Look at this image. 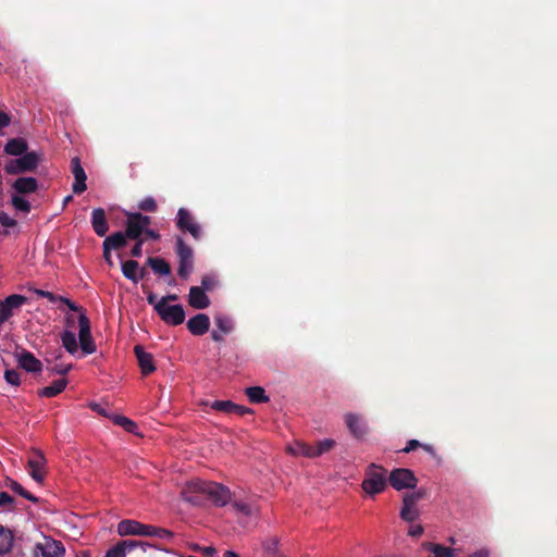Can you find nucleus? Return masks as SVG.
Segmentation results:
<instances>
[{"label": "nucleus", "mask_w": 557, "mask_h": 557, "mask_svg": "<svg viewBox=\"0 0 557 557\" xmlns=\"http://www.w3.org/2000/svg\"><path fill=\"white\" fill-rule=\"evenodd\" d=\"M38 182L35 177H18L13 183V188L18 194H30L37 190Z\"/></svg>", "instance_id": "nucleus-24"}, {"label": "nucleus", "mask_w": 557, "mask_h": 557, "mask_svg": "<svg viewBox=\"0 0 557 557\" xmlns=\"http://www.w3.org/2000/svg\"><path fill=\"white\" fill-rule=\"evenodd\" d=\"M154 548L148 542L138 540H123L112 546L106 554V557H126V555L135 549L146 553L148 549Z\"/></svg>", "instance_id": "nucleus-6"}, {"label": "nucleus", "mask_w": 557, "mask_h": 557, "mask_svg": "<svg viewBox=\"0 0 557 557\" xmlns=\"http://www.w3.org/2000/svg\"><path fill=\"white\" fill-rule=\"evenodd\" d=\"M7 486L14 493L18 494L20 496L26 498L27 500L34 504H37L39 502L38 497L26 491L17 481L9 480Z\"/></svg>", "instance_id": "nucleus-32"}, {"label": "nucleus", "mask_w": 557, "mask_h": 557, "mask_svg": "<svg viewBox=\"0 0 557 557\" xmlns=\"http://www.w3.org/2000/svg\"><path fill=\"white\" fill-rule=\"evenodd\" d=\"M146 524L136 520L125 519L117 523V533L121 536L126 535H141L145 534L144 530Z\"/></svg>", "instance_id": "nucleus-21"}, {"label": "nucleus", "mask_w": 557, "mask_h": 557, "mask_svg": "<svg viewBox=\"0 0 557 557\" xmlns=\"http://www.w3.org/2000/svg\"><path fill=\"white\" fill-rule=\"evenodd\" d=\"M147 264L152 269L156 274L165 276L171 274V267L168 261L160 257H149Z\"/></svg>", "instance_id": "nucleus-27"}, {"label": "nucleus", "mask_w": 557, "mask_h": 557, "mask_svg": "<svg viewBox=\"0 0 557 557\" xmlns=\"http://www.w3.org/2000/svg\"><path fill=\"white\" fill-rule=\"evenodd\" d=\"M128 237L124 232H115L108 236L102 245H107L110 250L112 249H121L126 246Z\"/></svg>", "instance_id": "nucleus-28"}, {"label": "nucleus", "mask_w": 557, "mask_h": 557, "mask_svg": "<svg viewBox=\"0 0 557 557\" xmlns=\"http://www.w3.org/2000/svg\"><path fill=\"white\" fill-rule=\"evenodd\" d=\"M35 552H40L42 557H63L65 548L60 541H48L45 544H37Z\"/></svg>", "instance_id": "nucleus-20"}, {"label": "nucleus", "mask_w": 557, "mask_h": 557, "mask_svg": "<svg viewBox=\"0 0 557 557\" xmlns=\"http://www.w3.org/2000/svg\"><path fill=\"white\" fill-rule=\"evenodd\" d=\"M91 226L94 232L103 237L109 231V223L107 220L106 211L102 208H96L91 212Z\"/></svg>", "instance_id": "nucleus-18"}, {"label": "nucleus", "mask_w": 557, "mask_h": 557, "mask_svg": "<svg viewBox=\"0 0 557 557\" xmlns=\"http://www.w3.org/2000/svg\"><path fill=\"white\" fill-rule=\"evenodd\" d=\"M67 385L66 379L54 381L51 385L42 387L38 391L40 397L51 398L61 394Z\"/></svg>", "instance_id": "nucleus-25"}, {"label": "nucleus", "mask_w": 557, "mask_h": 557, "mask_svg": "<svg viewBox=\"0 0 557 557\" xmlns=\"http://www.w3.org/2000/svg\"><path fill=\"white\" fill-rule=\"evenodd\" d=\"M138 208L145 212H156L157 202L152 197H147L139 202Z\"/></svg>", "instance_id": "nucleus-43"}, {"label": "nucleus", "mask_w": 557, "mask_h": 557, "mask_svg": "<svg viewBox=\"0 0 557 557\" xmlns=\"http://www.w3.org/2000/svg\"><path fill=\"white\" fill-rule=\"evenodd\" d=\"M28 145L23 138L10 139L4 146V152L10 156L21 157L27 152Z\"/></svg>", "instance_id": "nucleus-23"}, {"label": "nucleus", "mask_w": 557, "mask_h": 557, "mask_svg": "<svg viewBox=\"0 0 557 557\" xmlns=\"http://www.w3.org/2000/svg\"><path fill=\"white\" fill-rule=\"evenodd\" d=\"M419 517V510L417 506L411 505L409 503H403V508L400 510V518L405 521L412 522Z\"/></svg>", "instance_id": "nucleus-36"}, {"label": "nucleus", "mask_w": 557, "mask_h": 557, "mask_svg": "<svg viewBox=\"0 0 557 557\" xmlns=\"http://www.w3.org/2000/svg\"><path fill=\"white\" fill-rule=\"evenodd\" d=\"M136 243L131 250L132 257L139 258L143 255V245L145 239H135Z\"/></svg>", "instance_id": "nucleus-50"}, {"label": "nucleus", "mask_w": 557, "mask_h": 557, "mask_svg": "<svg viewBox=\"0 0 557 557\" xmlns=\"http://www.w3.org/2000/svg\"><path fill=\"white\" fill-rule=\"evenodd\" d=\"M72 368V364L54 363L49 370L57 374L65 375Z\"/></svg>", "instance_id": "nucleus-47"}, {"label": "nucleus", "mask_w": 557, "mask_h": 557, "mask_svg": "<svg viewBox=\"0 0 557 557\" xmlns=\"http://www.w3.org/2000/svg\"><path fill=\"white\" fill-rule=\"evenodd\" d=\"M18 366L27 372L39 373L42 370V363L33 352L23 349L16 355Z\"/></svg>", "instance_id": "nucleus-15"}, {"label": "nucleus", "mask_w": 557, "mask_h": 557, "mask_svg": "<svg viewBox=\"0 0 557 557\" xmlns=\"http://www.w3.org/2000/svg\"><path fill=\"white\" fill-rule=\"evenodd\" d=\"M144 532L145 534H143V536H154L159 539H171L173 536L171 531L149 524H146Z\"/></svg>", "instance_id": "nucleus-37"}, {"label": "nucleus", "mask_w": 557, "mask_h": 557, "mask_svg": "<svg viewBox=\"0 0 557 557\" xmlns=\"http://www.w3.org/2000/svg\"><path fill=\"white\" fill-rule=\"evenodd\" d=\"M388 482L396 491L414 488L418 483L412 470L407 468L394 469L388 475Z\"/></svg>", "instance_id": "nucleus-7"}, {"label": "nucleus", "mask_w": 557, "mask_h": 557, "mask_svg": "<svg viewBox=\"0 0 557 557\" xmlns=\"http://www.w3.org/2000/svg\"><path fill=\"white\" fill-rule=\"evenodd\" d=\"M245 393L249 400L253 404H263L270 400V398L265 394L264 388L261 386L247 387Z\"/></svg>", "instance_id": "nucleus-30"}, {"label": "nucleus", "mask_w": 557, "mask_h": 557, "mask_svg": "<svg viewBox=\"0 0 557 557\" xmlns=\"http://www.w3.org/2000/svg\"><path fill=\"white\" fill-rule=\"evenodd\" d=\"M278 541L276 537H269L263 542V548L268 554V557H284L278 554L277 550Z\"/></svg>", "instance_id": "nucleus-39"}, {"label": "nucleus", "mask_w": 557, "mask_h": 557, "mask_svg": "<svg viewBox=\"0 0 557 557\" xmlns=\"http://www.w3.org/2000/svg\"><path fill=\"white\" fill-rule=\"evenodd\" d=\"M46 458L41 451H35L28 459L27 469L29 475L38 483H42L45 479Z\"/></svg>", "instance_id": "nucleus-13"}, {"label": "nucleus", "mask_w": 557, "mask_h": 557, "mask_svg": "<svg viewBox=\"0 0 557 557\" xmlns=\"http://www.w3.org/2000/svg\"><path fill=\"white\" fill-rule=\"evenodd\" d=\"M237 513H242L246 517H251L257 513L258 508L251 504L232 496V500L228 503Z\"/></svg>", "instance_id": "nucleus-26"}, {"label": "nucleus", "mask_w": 557, "mask_h": 557, "mask_svg": "<svg viewBox=\"0 0 557 557\" xmlns=\"http://www.w3.org/2000/svg\"><path fill=\"white\" fill-rule=\"evenodd\" d=\"M133 214H134V219H136L144 228H148V226L151 223L150 216L144 215L140 212H133Z\"/></svg>", "instance_id": "nucleus-49"}, {"label": "nucleus", "mask_w": 557, "mask_h": 557, "mask_svg": "<svg viewBox=\"0 0 557 557\" xmlns=\"http://www.w3.org/2000/svg\"><path fill=\"white\" fill-rule=\"evenodd\" d=\"M13 533L10 529L0 525V555L7 554L11 550L13 545Z\"/></svg>", "instance_id": "nucleus-29"}, {"label": "nucleus", "mask_w": 557, "mask_h": 557, "mask_svg": "<svg viewBox=\"0 0 557 557\" xmlns=\"http://www.w3.org/2000/svg\"><path fill=\"white\" fill-rule=\"evenodd\" d=\"M78 326H79L78 337H79V345H81L82 350L88 355L95 352L96 344L91 336L89 319L85 313H81L78 315Z\"/></svg>", "instance_id": "nucleus-11"}, {"label": "nucleus", "mask_w": 557, "mask_h": 557, "mask_svg": "<svg viewBox=\"0 0 557 557\" xmlns=\"http://www.w3.org/2000/svg\"><path fill=\"white\" fill-rule=\"evenodd\" d=\"M421 443L418 440H410L407 442V445L405 448L401 449L403 453L408 454L418 447H421Z\"/></svg>", "instance_id": "nucleus-54"}, {"label": "nucleus", "mask_w": 557, "mask_h": 557, "mask_svg": "<svg viewBox=\"0 0 557 557\" xmlns=\"http://www.w3.org/2000/svg\"><path fill=\"white\" fill-rule=\"evenodd\" d=\"M61 341L67 352L74 354L77 351V341L73 332L65 331L61 336Z\"/></svg>", "instance_id": "nucleus-35"}, {"label": "nucleus", "mask_w": 557, "mask_h": 557, "mask_svg": "<svg viewBox=\"0 0 557 557\" xmlns=\"http://www.w3.org/2000/svg\"><path fill=\"white\" fill-rule=\"evenodd\" d=\"M211 409L220 412L232 413L234 403L232 400H214L210 404Z\"/></svg>", "instance_id": "nucleus-41"}, {"label": "nucleus", "mask_w": 557, "mask_h": 557, "mask_svg": "<svg viewBox=\"0 0 557 557\" xmlns=\"http://www.w3.org/2000/svg\"><path fill=\"white\" fill-rule=\"evenodd\" d=\"M336 446V442L331 438L318 441L314 444H308L304 442H296L295 446L290 448L293 454L304 456L307 458H317L323 454L329 453Z\"/></svg>", "instance_id": "nucleus-3"}, {"label": "nucleus", "mask_w": 557, "mask_h": 557, "mask_svg": "<svg viewBox=\"0 0 557 557\" xmlns=\"http://www.w3.org/2000/svg\"><path fill=\"white\" fill-rule=\"evenodd\" d=\"M141 288L144 293L147 295V301L149 305L153 306V309L156 310V304H158L159 300H157V295L153 294L148 286L145 284L141 285Z\"/></svg>", "instance_id": "nucleus-48"}, {"label": "nucleus", "mask_w": 557, "mask_h": 557, "mask_svg": "<svg viewBox=\"0 0 557 557\" xmlns=\"http://www.w3.org/2000/svg\"><path fill=\"white\" fill-rule=\"evenodd\" d=\"M4 379L9 384L14 386H18L21 384L20 373L14 369H7L4 371Z\"/></svg>", "instance_id": "nucleus-44"}, {"label": "nucleus", "mask_w": 557, "mask_h": 557, "mask_svg": "<svg viewBox=\"0 0 557 557\" xmlns=\"http://www.w3.org/2000/svg\"><path fill=\"white\" fill-rule=\"evenodd\" d=\"M42 297L47 298L50 302H57L59 296L54 295L51 292L46 290V293L42 294Z\"/></svg>", "instance_id": "nucleus-61"}, {"label": "nucleus", "mask_w": 557, "mask_h": 557, "mask_svg": "<svg viewBox=\"0 0 557 557\" xmlns=\"http://www.w3.org/2000/svg\"><path fill=\"white\" fill-rule=\"evenodd\" d=\"M58 301H61V302L65 304L69 307V309L72 310V311H78L79 310V308L73 301H71L69 298H65L63 296H59L58 297Z\"/></svg>", "instance_id": "nucleus-56"}, {"label": "nucleus", "mask_w": 557, "mask_h": 557, "mask_svg": "<svg viewBox=\"0 0 557 557\" xmlns=\"http://www.w3.org/2000/svg\"><path fill=\"white\" fill-rule=\"evenodd\" d=\"M181 495L185 502L195 506H205L211 502L215 507H224L232 500V492L227 486L200 479L187 482Z\"/></svg>", "instance_id": "nucleus-1"}, {"label": "nucleus", "mask_w": 557, "mask_h": 557, "mask_svg": "<svg viewBox=\"0 0 557 557\" xmlns=\"http://www.w3.org/2000/svg\"><path fill=\"white\" fill-rule=\"evenodd\" d=\"M421 448L423 450H425L428 454H430L431 457H433L434 459L438 458V456L436 454V450H435V448L432 445H430V444H422Z\"/></svg>", "instance_id": "nucleus-59"}, {"label": "nucleus", "mask_w": 557, "mask_h": 557, "mask_svg": "<svg viewBox=\"0 0 557 557\" xmlns=\"http://www.w3.org/2000/svg\"><path fill=\"white\" fill-rule=\"evenodd\" d=\"M71 171L74 176V183L72 185L73 193L76 195H81L87 189V175L84 168L82 166L81 159L78 157L72 158Z\"/></svg>", "instance_id": "nucleus-12"}, {"label": "nucleus", "mask_w": 557, "mask_h": 557, "mask_svg": "<svg viewBox=\"0 0 557 557\" xmlns=\"http://www.w3.org/2000/svg\"><path fill=\"white\" fill-rule=\"evenodd\" d=\"M175 252L178 258L177 274L186 280L194 270V251L181 237H177Z\"/></svg>", "instance_id": "nucleus-4"}, {"label": "nucleus", "mask_w": 557, "mask_h": 557, "mask_svg": "<svg viewBox=\"0 0 557 557\" xmlns=\"http://www.w3.org/2000/svg\"><path fill=\"white\" fill-rule=\"evenodd\" d=\"M252 412L253 411L250 408L237 405L235 403H234V408H232V413L240 416V417H243L247 413H252Z\"/></svg>", "instance_id": "nucleus-53"}, {"label": "nucleus", "mask_w": 557, "mask_h": 557, "mask_svg": "<svg viewBox=\"0 0 557 557\" xmlns=\"http://www.w3.org/2000/svg\"><path fill=\"white\" fill-rule=\"evenodd\" d=\"M345 423L351 435L356 438L363 437L368 432L367 423L360 416L356 413L345 414Z\"/></svg>", "instance_id": "nucleus-17"}, {"label": "nucleus", "mask_w": 557, "mask_h": 557, "mask_svg": "<svg viewBox=\"0 0 557 557\" xmlns=\"http://www.w3.org/2000/svg\"><path fill=\"white\" fill-rule=\"evenodd\" d=\"M178 299V296L176 294H168L163 296L156 306H170V302L176 301Z\"/></svg>", "instance_id": "nucleus-52"}, {"label": "nucleus", "mask_w": 557, "mask_h": 557, "mask_svg": "<svg viewBox=\"0 0 557 557\" xmlns=\"http://www.w3.org/2000/svg\"><path fill=\"white\" fill-rule=\"evenodd\" d=\"M156 312L168 325H181L185 320V310L182 305L156 306Z\"/></svg>", "instance_id": "nucleus-9"}, {"label": "nucleus", "mask_w": 557, "mask_h": 557, "mask_svg": "<svg viewBox=\"0 0 557 557\" xmlns=\"http://www.w3.org/2000/svg\"><path fill=\"white\" fill-rule=\"evenodd\" d=\"M102 248H103V258H104L106 262L110 267H112L113 265V261H112L110 248L107 245H102Z\"/></svg>", "instance_id": "nucleus-58"}, {"label": "nucleus", "mask_w": 557, "mask_h": 557, "mask_svg": "<svg viewBox=\"0 0 557 557\" xmlns=\"http://www.w3.org/2000/svg\"><path fill=\"white\" fill-rule=\"evenodd\" d=\"M39 161L40 159L37 152H26L20 158L9 161L4 165V171L10 175L33 172L37 169Z\"/></svg>", "instance_id": "nucleus-5"}, {"label": "nucleus", "mask_w": 557, "mask_h": 557, "mask_svg": "<svg viewBox=\"0 0 557 557\" xmlns=\"http://www.w3.org/2000/svg\"><path fill=\"white\" fill-rule=\"evenodd\" d=\"M214 323L222 334H228L234 329L232 319L224 314H216L214 317Z\"/></svg>", "instance_id": "nucleus-34"}, {"label": "nucleus", "mask_w": 557, "mask_h": 557, "mask_svg": "<svg viewBox=\"0 0 557 557\" xmlns=\"http://www.w3.org/2000/svg\"><path fill=\"white\" fill-rule=\"evenodd\" d=\"M202 553L207 557H212L215 554V549L212 546L203 547Z\"/></svg>", "instance_id": "nucleus-64"}, {"label": "nucleus", "mask_w": 557, "mask_h": 557, "mask_svg": "<svg viewBox=\"0 0 557 557\" xmlns=\"http://www.w3.org/2000/svg\"><path fill=\"white\" fill-rule=\"evenodd\" d=\"M488 550L487 549H479L469 557H488Z\"/></svg>", "instance_id": "nucleus-62"}, {"label": "nucleus", "mask_w": 557, "mask_h": 557, "mask_svg": "<svg viewBox=\"0 0 557 557\" xmlns=\"http://www.w3.org/2000/svg\"><path fill=\"white\" fill-rule=\"evenodd\" d=\"M429 548L434 554V557H455L453 548L440 544H429Z\"/></svg>", "instance_id": "nucleus-40"}, {"label": "nucleus", "mask_w": 557, "mask_h": 557, "mask_svg": "<svg viewBox=\"0 0 557 557\" xmlns=\"http://www.w3.org/2000/svg\"><path fill=\"white\" fill-rule=\"evenodd\" d=\"M91 409H92L94 411H97L98 413H100V414L104 416V417H107V416H108V414H107V411H106V410L101 407V405H99V404H94V405H91Z\"/></svg>", "instance_id": "nucleus-63"}, {"label": "nucleus", "mask_w": 557, "mask_h": 557, "mask_svg": "<svg viewBox=\"0 0 557 557\" xmlns=\"http://www.w3.org/2000/svg\"><path fill=\"white\" fill-rule=\"evenodd\" d=\"M11 124V116L3 112V111H0V131L7 126H9Z\"/></svg>", "instance_id": "nucleus-55"}, {"label": "nucleus", "mask_w": 557, "mask_h": 557, "mask_svg": "<svg viewBox=\"0 0 557 557\" xmlns=\"http://www.w3.org/2000/svg\"><path fill=\"white\" fill-rule=\"evenodd\" d=\"M145 228L140 225V223L134 219L133 212L126 213V227L125 234L128 239H143L141 235Z\"/></svg>", "instance_id": "nucleus-22"}, {"label": "nucleus", "mask_w": 557, "mask_h": 557, "mask_svg": "<svg viewBox=\"0 0 557 557\" xmlns=\"http://www.w3.org/2000/svg\"><path fill=\"white\" fill-rule=\"evenodd\" d=\"M187 329L195 336L205 335L210 329V318L206 313H198L187 321Z\"/></svg>", "instance_id": "nucleus-16"}, {"label": "nucleus", "mask_w": 557, "mask_h": 557, "mask_svg": "<svg viewBox=\"0 0 557 557\" xmlns=\"http://www.w3.org/2000/svg\"><path fill=\"white\" fill-rule=\"evenodd\" d=\"M409 535L411 536H420L422 535L423 533V528L421 525H412L410 529H409Z\"/></svg>", "instance_id": "nucleus-60"}, {"label": "nucleus", "mask_w": 557, "mask_h": 557, "mask_svg": "<svg viewBox=\"0 0 557 557\" xmlns=\"http://www.w3.org/2000/svg\"><path fill=\"white\" fill-rule=\"evenodd\" d=\"M27 301V297L18 294H12L0 300V326L13 315L14 310L20 309Z\"/></svg>", "instance_id": "nucleus-10"}, {"label": "nucleus", "mask_w": 557, "mask_h": 557, "mask_svg": "<svg viewBox=\"0 0 557 557\" xmlns=\"http://www.w3.org/2000/svg\"><path fill=\"white\" fill-rule=\"evenodd\" d=\"M0 224L5 227L15 226L16 221L9 216L5 212H0Z\"/></svg>", "instance_id": "nucleus-51"}, {"label": "nucleus", "mask_w": 557, "mask_h": 557, "mask_svg": "<svg viewBox=\"0 0 557 557\" xmlns=\"http://www.w3.org/2000/svg\"><path fill=\"white\" fill-rule=\"evenodd\" d=\"M14 498L7 492H0V508H5L9 511H13Z\"/></svg>", "instance_id": "nucleus-45"}, {"label": "nucleus", "mask_w": 557, "mask_h": 557, "mask_svg": "<svg viewBox=\"0 0 557 557\" xmlns=\"http://www.w3.org/2000/svg\"><path fill=\"white\" fill-rule=\"evenodd\" d=\"M134 354L137 358L138 366L143 375L147 376L156 371L153 356L147 352L143 346L136 345Z\"/></svg>", "instance_id": "nucleus-14"}, {"label": "nucleus", "mask_w": 557, "mask_h": 557, "mask_svg": "<svg viewBox=\"0 0 557 557\" xmlns=\"http://www.w3.org/2000/svg\"><path fill=\"white\" fill-rule=\"evenodd\" d=\"M176 226L183 233H189L194 239L201 238V226L196 222L189 210L180 208L176 215Z\"/></svg>", "instance_id": "nucleus-8"}, {"label": "nucleus", "mask_w": 557, "mask_h": 557, "mask_svg": "<svg viewBox=\"0 0 557 557\" xmlns=\"http://www.w3.org/2000/svg\"><path fill=\"white\" fill-rule=\"evenodd\" d=\"M216 285V281L213 276L211 275H205L202 276L201 278V288L205 290V292H211L213 290V288L215 287Z\"/></svg>", "instance_id": "nucleus-46"}, {"label": "nucleus", "mask_w": 557, "mask_h": 557, "mask_svg": "<svg viewBox=\"0 0 557 557\" xmlns=\"http://www.w3.org/2000/svg\"><path fill=\"white\" fill-rule=\"evenodd\" d=\"M111 419L114 424L122 426L128 433L136 434L138 425L133 420L128 419L125 416H121V414H114V416H112Z\"/></svg>", "instance_id": "nucleus-33"}, {"label": "nucleus", "mask_w": 557, "mask_h": 557, "mask_svg": "<svg viewBox=\"0 0 557 557\" xmlns=\"http://www.w3.org/2000/svg\"><path fill=\"white\" fill-rule=\"evenodd\" d=\"M147 238H150V239H153V240H159L160 239V234L154 231V230H151V228H145L144 233H143Z\"/></svg>", "instance_id": "nucleus-57"}, {"label": "nucleus", "mask_w": 557, "mask_h": 557, "mask_svg": "<svg viewBox=\"0 0 557 557\" xmlns=\"http://www.w3.org/2000/svg\"><path fill=\"white\" fill-rule=\"evenodd\" d=\"M12 205L16 210L22 211L24 213H27L30 211L29 201H27L26 199H24L21 196H17V195L12 196Z\"/></svg>", "instance_id": "nucleus-42"}, {"label": "nucleus", "mask_w": 557, "mask_h": 557, "mask_svg": "<svg viewBox=\"0 0 557 557\" xmlns=\"http://www.w3.org/2000/svg\"><path fill=\"white\" fill-rule=\"evenodd\" d=\"M138 262L135 261V260H127L125 262L122 263V272H123V275L134 282V283H137L139 281V277H138Z\"/></svg>", "instance_id": "nucleus-31"}, {"label": "nucleus", "mask_w": 557, "mask_h": 557, "mask_svg": "<svg viewBox=\"0 0 557 557\" xmlns=\"http://www.w3.org/2000/svg\"><path fill=\"white\" fill-rule=\"evenodd\" d=\"M387 480L386 470L381 466L371 463L366 471L362 488L370 495L380 494L385 490Z\"/></svg>", "instance_id": "nucleus-2"}, {"label": "nucleus", "mask_w": 557, "mask_h": 557, "mask_svg": "<svg viewBox=\"0 0 557 557\" xmlns=\"http://www.w3.org/2000/svg\"><path fill=\"white\" fill-rule=\"evenodd\" d=\"M188 304L194 309H206L210 306V299L199 286H191L188 294Z\"/></svg>", "instance_id": "nucleus-19"}, {"label": "nucleus", "mask_w": 557, "mask_h": 557, "mask_svg": "<svg viewBox=\"0 0 557 557\" xmlns=\"http://www.w3.org/2000/svg\"><path fill=\"white\" fill-rule=\"evenodd\" d=\"M428 491L425 488H419L418 491H414L412 493H406L403 497V503H409L411 505L417 506V504L426 498Z\"/></svg>", "instance_id": "nucleus-38"}]
</instances>
